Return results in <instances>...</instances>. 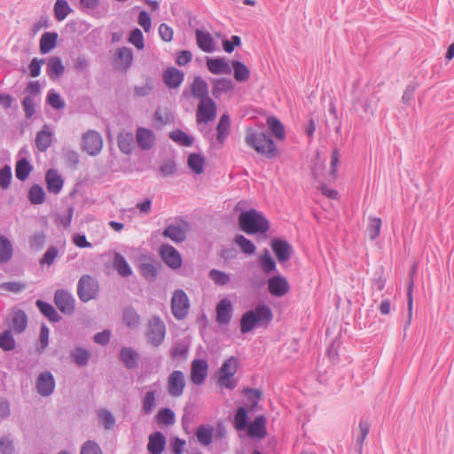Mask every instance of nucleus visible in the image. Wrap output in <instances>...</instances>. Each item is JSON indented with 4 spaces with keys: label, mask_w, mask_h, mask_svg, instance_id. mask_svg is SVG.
<instances>
[{
    "label": "nucleus",
    "mask_w": 454,
    "mask_h": 454,
    "mask_svg": "<svg viewBox=\"0 0 454 454\" xmlns=\"http://www.w3.org/2000/svg\"><path fill=\"white\" fill-rule=\"evenodd\" d=\"M245 143L248 147L267 159H274L278 155L275 142L263 131H258L251 127L247 128Z\"/></svg>",
    "instance_id": "f257e3e1"
},
{
    "label": "nucleus",
    "mask_w": 454,
    "mask_h": 454,
    "mask_svg": "<svg viewBox=\"0 0 454 454\" xmlns=\"http://www.w3.org/2000/svg\"><path fill=\"white\" fill-rule=\"evenodd\" d=\"M273 314L269 306L262 304L253 310L245 312L240 318V332L245 334L254 327L268 325L272 321Z\"/></svg>",
    "instance_id": "f03ea898"
},
{
    "label": "nucleus",
    "mask_w": 454,
    "mask_h": 454,
    "mask_svg": "<svg viewBox=\"0 0 454 454\" xmlns=\"http://www.w3.org/2000/svg\"><path fill=\"white\" fill-rule=\"evenodd\" d=\"M240 229L247 234L265 233L270 229L266 217L255 209L242 211L239 215Z\"/></svg>",
    "instance_id": "7ed1b4c3"
},
{
    "label": "nucleus",
    "mask_w": 454,
    "mask_h": 454,
    "mask_svg": "<svg viewBox=\"0 0 454 454\" xmlns=\"http://www.w3.org/2000/svg\"><path fill=\"white\" fill-rule=\"evenodd\" d=\"M166 336V325L159 316H153L149 319L145 337L147 342L153 346H160Z\"/></svg>",
    "instance_id": "20e7f679"
},
{
    "label": "nucleus",
    "mask_w": 454,
    "mask_h": 454,
    "mask_svg": "<svg viewBox=\"0 0 454 454\" xmlns=\"http://www.w3.org/2000/svg\"><path fill=\"white\" fill-rule=\"evenodd\" d=\"M190 301L184 291L177 289L171 298V312L177 320L184 319L188 315Z\"/></svg>",
    "instance_id": "39448f33"
},
{
    "label": "nucleus",
    "mask_w": 454,
    "mask_h": 454,
    "mask_svg": "<svg viewBox=\"0 0 454 454\" xmlns=\"http://www.w3.org/2000/svg\"><path fill=\"white\" fill-rule=\"evenodd\" d=\"M98 292L96 279L89 275H83L78 281L77 294L81 301L87 302L94 299Z\"/></svg>",
    "instance_id": "423d86ee"
},
{
    "label": "nucleus",
    "mask_w": 454,
    "mask_h": 454,
    "mask_svg": "<svg viewBox=\"0 0 454 454\" xmlns=\"http://www.w3.org/2000/svg\"><path fill=\"white\" fill-rule=\"evenodd\" d=\"M103 147V139L100 134L94 130H89L82 136V148L89 155H98Z\"/></svg>",
    "instance_id": "0eeeda50"
},
{
    "label": "nucleus",
    "mask_w": 454,
    "mask_h": 454,
    "mask_svg": "<svg viewBox=\"0 0 454 454\" xmlns=\"http://www.w3.org/2000/svg\"><path fill=\"white\" fill-rule=\"evenodd\" d=\"M185 376L181 371H173L168 377L167 390L170 396L180 397L185 388Z\"/></svg>",
    "instance_id": "6e6552de"
},
{
    "label": "nucleus",
    "mask_w": 454,
    "mask_h": 454,
    "mask_svg": "<svg viewBox=\"0 0 454 454\" xmlns=\"http://www.w3.org/2000/svg\"><path fill=\"white\" fill-rule=\"evenodd\" d=\"M56 382L53 374L45 371L41 372L35 383V388L37 393L43 397H48L54 392Z\"/></svg>",
    "instance_id": "1a4fd4ad"
},
{
    "label": "nucleus",
    "mask_w": 454,
    "mask_h": 454,
    "mask_svg": "<svg viewBox=\"0 0 454 454\" xmlns=\"http://www.w3.org/2000/svg\"><path fill=\"white\" fill-rule=\"evenodd\" d=\"M54 302L62 313L66 315L73 314L74 310V299L70 293L65 290L56 291Z\"/></svg>",
    "instance_id": "9d476101"
},
{
    "label": "nucleus",
    "mask_w": 454,
    "mask_h": 454,
    "mask_svg": "<svg viewBox=\"0 0 454 454\" xmlns=\"http://www.w3.org/2000/svg\"><path fill=\"white\" fill-rule=\"evenodd\" d=\"M267 284L270 294L275 297H282L286 295L290 289L287 279L281 275L270 278Z\"/></svg>",
    "instance_id": "9b49d317"
},
{
    "label": "nucleus",
    "mask_w": 454,
    "mask_h": 454,
    "mask_svg": "<svg viewBox=\"0 0 454 454\" xmlns=\"http://www.w3.org/2000/svg\"><path fill=\"white\" fill-rule=\"evenodd\" d=\"M160 256L163 262L171 269H179L182 258L179 252L171 245L164 244L160 247Z\"/></svg>",
    "instance_id": "f8f14e48"
},
{
    "label": "nucleus",
    "mask_w": 454,
    "mask_h": 454,
    "mask_svg": "<svg viewBox=\"0 0 454 454\" xmlns=\"http://www.w3.org/2000/svg\"><path fill=\"white\" fill-rule=\"evenodd\" d=\"M215 321L220 325H228L232 317L233 306L230 299L223 298L219 301L215 308Z\"/></svg>",
    "instance_id": "ddd939ff"
},
{
    "label": "nucleus",
    "mask_w": 454,
    "mask_h": 454,
    "mask_svg": "<svg viewBox=\"0 0 454 454\" xmlns=\"http://www.w3.org/2000/svg\"><path fill=\"white\" fill-rule=\"evenodd\" d=\"M208 364L204 359H194L191 365V380L194 385L203 384L207 376Z\"/></svg>",
    "instance_id": "4468645a"
},
{
    "label": "nucleus",
    "mask_w": 454,
    "mask_h": 454,
    "mask_svg": "<svg viewBox=\"0 0 454 454\" xmlns=\"http://www.w3.org/2000/svg\"><path fill=\"white\" fill-rule=\"evenodd\" d=\"M136 140L140 149L147 151L154 146L156 137L152 129L139 127L136 131Z\"/></svg>",
    "instance_id": "2eb2a0df"
},
{
    "label": "nucleus",
    "mask_w": 454,
    "mask_h": 454,
    "mask_svg": "<svg viewBox=\"0 0 454 454\" xmlns=\"http://www.w3.org/2000/svg\"><path fill=\"white\" fill-rule=\"evenodd\" d=\"M47 191L52 194H59L64 185V179L55 168H50L45 174Z\"/></svg>",
    "instance_id": "dca6fc26"
},
{
    "label": "nucleus",
    "mask_w": 454,
    "mask_h": 454,
    "mask_svg": "<svg viewBox=\"0 0 454 454\" xmlns=\"http://www.w3.org/2000/svg\"><path fill=\"white\" fill-rule=\"evenodd\" d=\"M207 67L213 74H231V63L224 58L217 57L207 59Z\"/></svg>",
    "instance_id": "f3484780"
},
{
    "label": "nucleus",
    "mask_w": 454,
    "mask_h": 454,
    "mask_svg": "<svg viewBox=\"0 0 454 454\" xmlns=\"http://www.w3.org/2000/svg\"><path fill=\"white\" fill-rule=\"evenodd\" d=\"M271 248L279 262H286L290 260L292 247L286 240L274 239L271 241Z\"/></svg>",
    "instance_id": "a211bd4d"
},
{
    "label": "nucleus",
    "mask_w": 454,
    "mask_h": 454,
    "mask_svg": "<svg viewBox=\"0 0 454 454\" xmlns=\"http://www.w3.org/2000/svg\"><path fill=\"white\" fill-rule=\"evenodd\" d=\"M235 84L230 78L215 79L212 87V95L215 98H220L223 95L232 91Z\"/></svg>",
    "instance_id": "6ab92c4d"
},
{
    "label": "nucleus",
    "mask_w": 454,
    "mask_h": 454,
    "mask_svg": "<svg viewBox=\"0 0 454 454\" xmlns=\"http://www.w3.org/2000/svg\"><path fill=\"white\" fill-rule=\"evenodd\" d=\"M247 434L254 438H264L266 436V419L264 416H257L254 420L247 427Z\"/></svg>",
    "instance_id": "aec40b11"
},
{
    "label": "nucleus",
    "mask_w": 454,
    "mask_h": 454,
    "mask_svg": "<svg viewBox=\"0 0 454 454\" xmlns=\"http://www.w3.org/2000/svg\"><path fill=\"white\" fill-rule=\"evenodd\" d=\"M183 71L176 67H168L163 73V81L168 88H177L184 81Z\"/></svg>",
    "instance_id": "412c9836"
},
{
    "label": "nucleus",
    "mask_w": 454,
    "mask_h": 454,
    "mask_svg": "<svg viewBox=\"0 0 454 454\" xmlns=\"http://www.w3.org/2000/svg\"><path fill=\"white\" fill-rule=\"evenodd\" d=\"M133 53L129 48L121 47L116 51L115 64L118 69L127 71L132 65Z\"/></svg>",
    "instance_id": "4be33fe9"
},
{
    "label": "nucleus",
    "mask_w": 454,
    "mask_h": 454,
    "mask_svg": "<svg viewBox=\"0 0 454 454\" xmlns=\"http://www.w3.org/2000/svg\"><path fill=\"white\" fill-rule=\"evenodd\" d=\"M195 34L197 44L201 51L208 53L215 51L214 38L208 32L197 29Z\"/></svg>",
    "instance_id": "5701e85b"
},
{
    "label": "nucleus",
    "mask_w": 454,
    "mask_h": 454,
    "mask_svg": "<svg viewBox=\"0 0 454 454\" xmlns=\"http://www.w3.org/2000/svg\"><path fill=\"white\" fill-rule=\"evenodd\" d=\"M166 445V438L160 432H154L149 435L147 450L151 454H161Z\"/></svg>",
    "instance_id": "b1692460"
},
{
    "label": "nucleus",
    "mask_w": 454,
    "mask_h": 454,
    "mask_svg": "<svg viewBox=\"0 0 454 454\" xmlns=\"http://www.w3.org/2000/svg\"><path fill=\"white\" fill-rule=\"evenodd\" d=\"M120 359L128 369H134L138 365L139 354L132 348L123 347L120 350Z\"/></svg>",
    "instance_id": "393cba45"
},
{
    "label": "nucleus",
    "mask_w": 454,
    "mask_h": 454,
    "mask_svg": "<svg viewBox=\"0 0 454 454\" xmlns=\"http://www.w3.org/2000/svg\"><path fill=\"white\" fill-rule=\"evenodd\" d=\"M214 427L211 425L203 424L197 427L195 435L199 443L207 447L213 442Z\"/></svg>",
    "instance_id": "a878e982"
},
{
    "label": "nucleus",
    "mask_w": 454,
    "mask_h": 454,
    "mask_svg": "<svg viewBox=\"0 0 454 454\" xmlns=\"http://www.w3.org/2000/svg\"><path fill=\"white\" fill-rule=\"evenodd\" d=\"M65 67L59 57H51L48 59L46 73L51 80H56L63 75Z\"/></svg>",
    "instance_id": "bb28decb"
},
{
    "label": "nucleus",
    "mask_w": 454,
    "mask_h": 454,
    "mask_svg": "<svg viewBox=\"0 0 454 454\" xmlns=\"http://www.w3.org/2000/svg\"><path fill=\"white\" fill-rule=\"evenodd\" d=\"M52 141V131L48 125H43V129L37 133L35 145L39 151L45 152Z\"/></svg>",
    "instance_id": "cd10ccee"
},
{
    "label": "nucleus",
    "mask_w": 454,
    "mask_h": 454,
    "mask_svg": "<svg viewBox=\"0 0 454 454\" xmlns=\"http://www.w3.org/2000/svg\"><path fill=\"white\" fill-rule=\"evenodd\" d=\"M27 325V317L24 311H14L10 318V327L17 333H22Z\"/></svg>",
    "instance_id": "c85d7f7f"
},
{
    "label": "nucleus",
    "mask_w": 454,
    "mask_h": 454,
    "mask_svg": "<svg viewBox=\"0 0 454 454\" xmlns=\"http://www.w3.org/2000/svg\"><path fill=\"white\" fill-rule=\"evenodd\" d=\"M231 72L233 71V77L239 82H247L250 77V71L248 67L239 60H232L231 62Z\"/></svg>",
    "instance_id": "c756f323"
},
{
    "label": "nucleus",
    "mask_w": 454,
    "mask_h": 454,
    "mask_svg": "<svg viewBox=\"0 0 454 454\" xmlns=\"http://www.w3.org/2000/svg\"><path fill=\"white\" fill-rule=\"evenodd\" d=\"M267 126L269 130L278 140H284L286 137V129L284 124L273 115L267 118Z\"/></svg>",
    "instance_id": "7c9ffc66"
},
{
    "label": "nucleus",
    "mask_w": 454,
    "mask_h": 454,
    "mask_svg": "<svg viewBox=\"0 0 454 454\" xmlns=\"http://www.w3.org/2000/svg\"><path fill=\"white\" fill-rule=\"evenodd\" d=\"M58 34L55 32H45L40 39V51L42 54H47L57 45Z\"/></svg>",
    "instance_id": "2f4dec72"
},
{
    "label": "nucleus",
    "mask_w": 454,
    "mask_h": 454,
    "mask_svg": "<svg viewBox=\"0 0 454 454\" xmlns=\"http://www.w3.org/2000/svg\"><path fill=\"white\" fill-rule=\"evenodd\" d=\"M35 305L40 310V312L46 317L51 322L57 323L59 322L61 317L59 315L54 307L43 301L37 300L35 301Z\"/></svg>",
    "instance_id": "473e14b6"
},
{
    "label": "nucleus",
    "mask_w": 454,
    "mask_h": 454,
    "mask_svg": "<svg viewBox=\"0 0 454 454\" xmlns=\"http://www.w3.org/2000/svg\"><path fill=\"white\" fill-rule=\"evenodd\" d=\"M13 255V247L11 240L4 235H0V263H7Z\"/></svg>",
    "instance_id": "72a5a7b5"
},
{
    "label": "nucleus",
    "mask_w": 454,
    "mask_h": 454,
    "mask_svg": "<svg viewBox=\"0 0 454 454\" xmlns=\"http://www.w3.org/2000/svg\"><path fill=\"white\" fill-rule=\"evenodd\" d=\"M162 234L164 237L170 239L176 243H181L186 238L184 230L182 227L174 224L167 226Z\"/></svg>",
    "instance_id": "f704fd0d"
},
{
    "label": "nucleus",
    "mask_w": 454,
    "mask_h": 454,
    "mask_svg": "<svg viewBox=\"0 0 454 454\" xmlns=\"http://www.w3.org/2000/svg\"><path fill=\"white\" fill-rule=\"evenodd\" d=\"M113 265L121 277H129L132 274V270L125 257L119 253L114 254Z\"/></svg>",
    "instance_id": "c9c22d12"
},
{
    "label": "nucleus",
    "mask_w": 454,
    "mask_h": 454,
    "mask_svg": "<svg viewBox=\"0 0 454 454\" xmlns=\"http://www.w3.org/2000/svg\"><path fill=\"white\" fill-rule=\"evenodd\" d=\"M122 319L127 327L136 329L141 323L140 316L132 307H127L123 310Z\"/></svg>",
    "instance_id": "e433bc0d"
},
{
    "label": "nucleus",
    "mask_w": 454,
    "mask_h": 454,
    "mask_svg": "<svg viewBox=\"0 0 454 454\" xmlns=\"http://www.w3.org/2000/svg\"><path fill=\"white\" fill-rule=\"evenodd\" d=\"M187 164L194 174H202L204 172L205 157L200 153H191L188 156Z\"/></svg>",
    "instance_id": "4c0bfd02"
},
{
    "label": "nucleus",
    "mask_w": 454,
    "mask_h": 454,
    "mask_svg": "<svg viewBox=\"0 0 454 454\" xmlns=\"http://www.w3.org/2000/svg\"><path fill=\"white\" fill-rule=\"evenodd\" d=\"M118 146L125 154H130L134 148V137L130 132H122L118 136Z\"/></svg>",
    "instance_id": "58836bf2"
},
{
    "label": "nucleus",
    "mask_w": 454,
    "mask_h": 454,
    "mask_svg": "<svg viewBox=\"0 0 454 454\" xmlns=\"http://www.w3.org/2000/svg\"><path fill=\"white\" fill-rule=\"evenodd\" d=\"M192 93L199 99L208 96V85L200 76L194 78L192 84Z\"/></svg>",
    "instance_id": "ea45409f"
},
{
    "label": "nucleus",
    "mask_w": 454,
    "mask_h": 454,
    "mask_svg": "<svg viewBox=\"0 0 454 454\" xmlns=\"http://www.w3.org/2000/svg\"><path fill=\"white\" fill-rule=\"evenodd\" d=\"M70 356L75 364L82 367L88 364L90 358V353L88 349L78 347L70 352Z\"/></svg>",
    "instance_id": "a19ab883"
},
{
    "label": "nucleus",
    "mask_w": 454,
    "mask_h": 454,
    "mask_svg": "<svg viewBox=\"0 0 454 454\" xmlns=\"http://www.w3.org/2000/svg\"><path fill=\"white\" fill-rule=\"evenodd\" d=\"M231 129L230 115H222L217 125V140L220 144H223L228 137Z\"/></svg>",
    "instance_id": "79ce46f5"
},
{
    "label": "nucleus",
    "mask_w": 454,
    "mask_h": 454,
    "mask_svg": "<svg viewBox=\"0 0 454 454\" xmlns=\"http://www.w3.org/2000/svg\"><path fill=\"white\" fill-rule=\"evenodd\" d=\"M370 431V424L365 419H361L358 425V432L356 435V446L358 454L363 452V444Z\"/></svg>",
    "instance_id": "37998d69"
},
{
    "label": "nucleus",
    "mask_w": 454,
    "mask_h": 454,
    "mask_svg": "<svg viewBox=\"0 0 454 454\" xmlns=\"http://www.w3.org/2000/svg\"><path fill=\"white\" fill-rule=\"evenodd\" d=\"M28 200L31 204L40 205L45 201L46 193L39 184H33L28 192Z\"/></svg>",
    "instance_id": "c03bdc74"
},
{
    "label": "nucleus",
    "mask_w": 454,
    "mask_h": 454,
    "mask_svg": "<svg viewBox=\"0 0 454 454\" xmlns=\"http://www.w3.org/2000/svg\"><path fill=\"white\" fill-rule=\"evenodd\" d=\"M55 19L59 21L64 20L72 12L71 7L66 0H57L53 7Z\"/></svg>",
    "instance_id": "a18cd8bd"
},
{
    "label": "nucleus",
    "mask_w": 454,
    "mask_h": 454,
    "mask_svg": "<svg viewBox=\"0 0 454 454\" xmlns=\"http://www.w3.org/2000/svg\"><path fill=\"white\" fill-rule=\"evenodd\" d=\"M32 171V166L27 159L20 160L15 168L16 177L20 181H25L30 172Z\"/></svg>",
    "instance_id": "49530a36"
},
{
    "label": "nucleus",
    "mask_w": 454,
    "mask_h": 454,
    "mask_svg": "<svg viewBox=\"0 0 454 454\" xmlns=\"http://www.w3.org/2000/svg\"><path fill=\"white\" fill-rule=\"evenodd\" d=\"M156 406V391L149 390L142 400V411L148 415L151 414Z\"/></svg>",
    "instance_id": "de8ad7c7"
},
{
    "label": "nucleus",
    "mask_w": 454,
    "mask_h": 454,
    "mask_svg": "<svg viewBox=\"0 0 454 454\" xmlns=\"http://www.w3.org/2000/svg\"><path fill=\"white\" fill-rule=\"evenodd\" d=\"M188 344L184 340H179L173 344L170 356L173 359L185 358L188 354Z\"/></svg>",
    "instance_id": "09e8293b"
},
{
    "label": "nucleus",
    "mask_w": 454,
    "mask_h": 454,
    "mask_svg": "<svg viewBox=\"0 0 454 454\" xmlns=\"http://www.w3.org/2000/svg\"><path fill=\"white\" fill-rule=\"evenodd\" d=\"M259 264L263 272L269 274L276 270V262L266 249L259 258Z\"/></svg>",
    "instance_id": "8fccbe9b"
},
{
    "label": "nucleus",
    "mask_w": 454,
    "mask_h": 454,
    "mask_svg": "<svg viewBox=\"0 0 454 454\" xmlns=\"http://www.w3.org/2000/svg\"><path fill=\"white\" fill-rule=\"evenodd\" d=\"M169 137L176 142V144L183 146H190L193 143V138L182 131L181 129H176L169 133Z\"/></svg>",
    "instance_id": "3c124183"
},
{
    "label": "nucleus",
    "mask_w": 454,
    "mask_h": 454,
    "mask_svg": "<svg viewBox=\"0 0 454 454\" xmlns=\"http://www.w3.org/2000/svg\"><path fill=\"white\" fill-rule=\"evenodd\" d=\"M197 114H216V105L208 96L200 99Z\"/></svg>",
    "instance_id": "603ef678"
},
{
    "label": "nucleus",
    "mask_w": 454,
    "mask_h": 454,
    "mask_svg": "<svg viewBox=\"0 0 454 454\" xmlns=\"http://www.w3.org/2000/svg\"><path fill=\"white\" fill-rule=\"evenodd\" d=\"M234 427L236 430L242 431L247 428V411L244 407H239L234 417Z\"/></svg>",
    "instance_id": "864d4df0"
},
{
    "label": "nucleus",
    "mask_w": 454,
    "mask_h": 454,
    "mask_svg": "<svg viewBox=\"0 0 454 454\" xmlns=\"http://www.w3.org/2000/svg\"><path fill=\"white\" fill-rule=\"evenodd\" d=\"M382 222L379 217H369L367 224V231L372 240H374L380 232Z\"/></svg>",
    "instance_id": "5fc2aeb1"
},
{
    "label": "nucleus",
    "mask_w": 454,
    "mask_h": 454,
    "mask_svg": "<svg viewBox=\"0 0 454 454\" xmlns=\"http://www.w3.org/2000/svg\"><path fill=\"white\" fill-rule=\"evenodd\" d=\"M47 103L56 110H61L65 106V101L55 90L51 89L47 94Z\"/></svg>",
    "instance_id": "6e6d98bb"
},
{
    "label": "nucleus",
    "mask_w": 454,
    "mask_h": 454,
    "mask_svg": "<svg viewBox=\"0 0 454 454\" xmlns=\"http://www.w3.org/2000/svg\"><path fill=\"white\" fill-rule=\"evenodd\" d=\"M235 242L242 252L247 254H253L255 252L256 247L254 244L241 234L235 237Z\"/></svg>",
    "instance_id": "4d7b16f0"
},
{
    "label": "nucleus",
    "mask_w": 454,
    "mask_h": 454,
    "mask_svg": "<svg viewBox=\"0 0 454 454\" xmlns=\"http://www.w3.org/2000/svg\"><path fill=\"white\" fill-rule=\"evenodd\" d=\"M238 368V360L234 356H231L222 364L219 374L234 376Z\"/></svg>",
    "instance_id": "13d9d810"
},
{
    "label": "nucleus",
    "mask_w": 454,
    "mask_h": 454,
    "mask_svg": "<svg viewBox=\"0 0 454 454\" xmlns=\"http://www.w3.org/2000/svg\"><path fill=\"white\" fill-rule=\"evenodd\" d=\"M0 348L4 351H11L15 348V340L9 330L0 333Z\"/></svg>",
    "instance_id": "bf43d9fd"
},
{
    "label": "nucleus",
    "mask_w": 454,
    "mask_h": 454,
    "mask_svg": "<svg viewBox=\"0 0 454 454\" xmlns=\"http://www.w3.org/2000/svg\"><path fill=\"white\" fill-rule=\"evenodd\" d=\"M208 276L213 280V282L218 286H225L231 280L229 274L215 269L209 271Z\"/></svg>",
    "instance_id": "052dcab7"
},
{
    "label": "nucleus",
    "mask_w": 454,
    "mask_h": 454,
    "mask_svg": "<svg viewBox=\"0 0 454 454\" xmlns=\"http://www.w3.org/2000/svg\"><path fill=\"white\" fill-rule=\"evenodd\" d=\"M142 276L148 281H153L157 277V268L152 262H142L140 264Z\"/></svg>",
    "instance_id": "680f3d73"
},
{
    "label": "nucleus",
    "mask_w": 454,
    "mask_h": 454,
    "mask_svg": "<svg viewBox=\"0 0 454 454\" xmlns=\"http://www.w3.org/2000/svg\"><path fill=\"white\" fill-rule=\"evenodd\" d=\"M157 419L160 424L171 426L175 423V413L168 408H163L158 412Z\"/></svg>",
    "instance_id": "e2e57ef3"
},
{
    "label": "nucleus",
    "mask_w": 454,
    "mask_h": 454,
    "mask_svg": "<svg viewBox=\"0 0 454 454\" xmlns=\"http://www.w3.org/2000/svg\"><path fill=\"white\" fill-rule=\"evenodd\" d=\"M12 175V168L9 165H4L0 168V187L6 190L10 187Z\"/></svg>",
    "instance_id": "0e129e2a"
},
{
    "label": "nucleus",
    "mask_w": 454,
    "mask_h": 454,
    "mask_svg": "<svg viewBox=\"0 0 454 454\" xmlns=\"http://www.w3.org/2000/svg\"><path fill=\"white\" fill-rule=\"evenodd\" d=\"M98 419L106 429H111L115 424L114 415L107 410L98 411Z\"/></svg>",
    "instance_id": "69168bd1"
},
{
    "label": "nucleus",
    "mask_w": 454,
    "mask_h": 454,
    "mask_svg": "<svg viewBox=\"0 0 454 454\" xmlns=\"http://www.w3.org/2000/svg\"><path fill=\"white\" fill-rule=\"evenodd\" d=\"M129 41L138 50H142L145 47L143 33L138 28H135L130 32Z\"/></svg>",
    "instance_id": "338daca9"
},
{
    "label": "nucleus",
    "mask_w": 454,
    "mask_h": 454,
    "mask_svg": "<svg viewBox=\"0 0 454 454\" xmlns=\"http://www.w3.org/2000/svg\"><path fill=\"white\" fill-rule=\"evenodd\" d=\"M81 454H102V451L97 442L87 441L82 446Z\"/></svg>",
    "instance_id": "774afa93"
}]
</instances>
